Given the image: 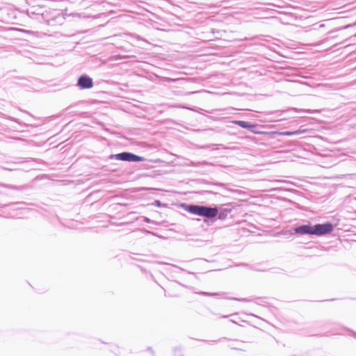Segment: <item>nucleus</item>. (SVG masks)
Listing matches in <instances>:
<instances>
[{
	"mask_svg": "<svg viewBox=\"0 0 356 356\" xmlns=\"http://www.w3.org/2000/svg\"><path fill=\"white\" fill-rule=\"evenodd\" d=\"M188 211L191 213L207 218H214L218 215V211L216 208L197 205L189 206Z\"/></svg>",
	"mask_w": 356,
	"mask_h": 356,
	"instance_id": "1",
	"label": "nucleus"
},
{
	"mask_svg": "<svg viewBox=\"0 0 356 356\" xmlns=\"http://www.w3.org/2000/svg\"><path fill=\"white\" fill-rule=\"evenodd\" d=\"M251 131H252L254 134H264V135H280V136H293V135H298L307 132V129H298L294 131H258L254 129V128H252V129H250Z\"/></svg>",
	"mask_w": 356,
	"mask_h": 356,
	"instance_id": "2",
	"label": "nucleus"
},
{
	"mask_svg": "<svg viewBox=\"0 0 356 356\" xmlns=\"http://www.w3.org/2000/svg\"><path fill=\"white\" fill-rule=\"evenodd\" d=\"M333 226L331 223L318 224L313 227V235H323L332 232Z\"/></svg>",
	"mask_w": 356,
	"mask_h": 356,
	"instance_id": "3",
	"label": "nucleus"
},
{
	"mask_svg": "<svg viewBox=\"0 0 356 356\" xmlns=\"http://www.w3.org/2000/svg\"><path fill=\"white\" fill-rule=\"evenodd\" d=\"M115 159L124 161H143L145 159L143 156H139L129 152H122L118 154L115 156Z\"/></svg>",
	"mask_w": 356,
	"mask_h": 356,
	"instance_id": "4",
	"label": "nucleus"
},
{
	"mask_svg": "<svg viewBox=\"0 0 356 356\" xmlns=\"http://www.w3.org/2000/svg\"><path fill=\"white\" fill-rule=\"evenodd\" d=\"M78 86L81 89H88L93 86L92 79L86 75L80 76L78 81Z\"/></svg>",
	"mask_w": 356,
	"mask_h": 356,
	"instance_id": "5",
	"label": "nucleus"
},
{
	"mask_svg": "<svg viewBox=\"0 0 356 356\" xmlns=\"http://www.w3.org/2000/svg\"><path fill=\"white\" fill-rule=\"evenodd\" d=\"M295 232L296 234H312L313 235V227L305 225L298 227L295 229Z\"/></svg>",
	"mask_w": 356,
	"mask_h": 356,
	"instance_id": "6",
	"label": "nucleus"
},
{
	"mask_svg": "<svg viewBox=\"0 0 356 356\" xmlns=\"http://www.w3.org/2000/svg\"><path fill=\"white\" fill-rule=\"evenodd\" d=\"M233 123L234 124H237V125L240 126L241 127L248 129H252V128L256 127V124H250L248 122L242 121V120H236V121H234Z\"/></svg>",
	"mask_w": 356,
	"mask_h": 356,
	"instance_id": "7",
	"label": "nucleus"
}]
</instances>
